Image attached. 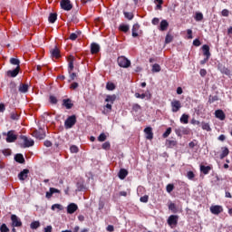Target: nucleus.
Instances as JSON below:
<instances>
[{
  "instance_id": "46",
  "label": "nucleus",
  "mask_w": 232,
  "mask_h": 232,
  "mask_svg": "<svg viewBox=\"0 0 232 232\" xmlns=\"http://www.w3.org/2000/svg\"><path fill=\"white\" fill-rule=\"evenodd\" d=\"M173 41V35L168 34L165 38L166 44H169Z\"/></svg>"
},
{
  "instance_id": "47",
  "label": "nucleus",
  "mask_w": 232,
  "mask_h": 232,
  "mask_svg": "<svg viewBox=\"0 0 232 232\" xmlns=\"http://www.w3.org/2000/svg\"><path fill=\"white\" fill-rule=\"evenodd\" d=\"M187 179H188V180H193L195 179V173L191 170L188 171Z\"/></svg>"
},
{
  "instance_id": "31",
  "label": "nucleus",
  "mask_w": 232,
  "mask_h": 232,
  "mask_svg": "<svg viewBox=\"0 0 232 232\" xmlns=\"http://www.w3.org/2000/svg\"><path fill=\"white\" fill-rule=\"evenodd\" d=\"M48 21L51 24L55 23V21H57V13H51L49 14Z\"/></svg>"
},
{
  "instance_id": "23",
  "label": "nucleus",
  "mask_w": 232,
  "mask_h": 232,
  "mask_svg": "<svg viewBox=\"0 0 232 232\" xmlns=\"http://www.w3.org/2000/svg\"><path fill=\"white\" fill-rule=\"evenodd\" d=\"M139 30H140V25L139 24H134L131 29L132 37H137L139 35Z\"/></svg>"
},
{
  "instance_id": "26",
  "label": "nucleus",
  "mask_w": 232,
  "mask_h": 232,
  "mask_svg": "<svg viewBox=\"0 0 232 232\" xmlns=\"http://www.w3.org/2000/svg\"><path fill=\"white\" fill-rule=\"evenodd\" d=\"M218 70L219 72H221L224 75H231V71L229 69H227L226 66L224 65H219L218 66Z\"/></svg>"
},
{
  "instance_id": "13",
  "label": "nucleus",
  "mask_w": 232,
  "mask_h": 232,
  "mask_svg": "<svg viewBox=\"0 0 232 232\" xmlns=\"http://www.w3.org/2000/svg\"><path fill=\"white\" fill-rule=\"evenodd\" d=\"M211 169H213V166L211 165H208V166L200 165L199 167V170L201 173H203V175H209V171H211Z\"/></svg>"
},
{
  "instance_id": "7",
  "label": "nucleus",
  "mask_w": 232,
  "mask_h": 232,
  "mask_svg": "<svg viewBox=\"0 0 232 232\" xmlns=\"http://www.w3.org/2000/svg\"><path fill=\"white\" fill-rule=\"evenodd\" d=\"M20 139L22 140H24V148H32V146H34V144H35L34 140L29 139L28 137H26L24 135H21Z\"/></svg>"
},
{
  "instance_id": "4",
  "label": "nucleus",
  "mask_w": 232,
  "mask_h": 232,
  "mask_svg": "<svg viewBox=\"0 0 232 232\" xmlns=\"http://www.w3.org/2000/svg\"><path fill=\"white\" fill-rule=\"evenodd\" d=\"M60 6L62 10H64L65 12H70V10L73 8V5H72V1L70 0H62L60 2Z\"/></svg>"
},
{
  "instance_id": "3",
  "label": "nucleus",
  "mask_w": 232,
  "mask_h": 232,
  "mask_svg": "<svg viewBox=\"0 0 232 232\" xmlns=\"http://www.w3.org/2000/svg\"><path fill=\"white\" fill-rule=\"evenodd\" d=\"M4 137H6V142L12 143L17 140V134H15V130H8L7 132H3Z\"/></svg>"
},
{
  "instance_id": "59",
  "label": "nucleus",
  "mask_w": 232,
  "mask_h": 232,
  "mask_svg": "<svg viewBox=\"0 0 232 232\" xmlns=\"http://www.w3.org/2000/svg\"><path fill=\"white\" fill-rule=\"evenodd\" d=\"M98 209L99 211H102V209H104V201H99Z\"/></svg>"
},
{
  "instance_id": "44",
  "label": "nucleus",
  "mask_w": 232,
  "mask_h": 232,
  "mask_svg": "<svg viewBox=\"0 0 232 232\" xmlns=\"http://www.w3.org/2000/svg\"><path fill=\"white\" fill-rule=\"evenodd\" d=\"M169 209L172 211V213H177V205H175V203H170L169 205Z\"/></svg>"
},
{
  "instance_id": "18",
  "label": "nucleus",
  "mask_w": 232,
  "mask_h": 232,
  "mask_svg": "<svg viewBox=\"0 0 232 232\" xmlns=\"http://www.w3.org/2000/svg\"><path fill=\"white\" fill-rule=\"evenodd\" d=\"M99 52H101V45H99L98 44L92 43L91 44V53L95 54V53H99Z\"/></svg>"
},
{
  "instance_id": "63",
  "label": "nucleus",
  "mask_w": 232,
  "mask_h": 232,
  "mask_svg": "<svg viewBox=\"0 0 232 232\" xmlns=\"http://www.w3.org/2000/svg\"><path fill=\"white\" fill-rule=\"evenodd\" d=\"M53 227H52V225H49L44 228V232H52Z\"/></svg>"
},
{
  "instance_id": "58",
  "label": "nucleus",
  "mask_w": 232,
  "mask_h": 232,
  "mask_svg": "<svg viewBox=\"0 0 232 232\" xmlns=\"http://www.w3.org/2000/svg\"><path fill=\"white\" fill-rule=\"evenodd\" d=\"M3 155L8 156V155H12V150L10 149H5L2 151Z\"/></svg>"
},
{
  "instance_id": "5",
  "label": "nucleus",
  "mask_w": 232,
  "mask_h": 232,
  "mask_svg": "<svg viewBox=\"0 0 232 232\" xmlns=\"http://www.w3.org/2000/svg\"><path fill=\"white\" fill-rule=\"evenodd\" d=\"M170 106L172 113H177V111H180V108H182V103L179 100H173L170 102Z\"/></svg>"
},
{
  "instance_id": "39",
  "label": "nucleus",
  "mask_w": 232,
  "mask_h": 232,
  "mask_svg": "<svg viewBox=\"0 0 232 232\" xmlns=\"http://www.w3.org/2000/svg\"><path fill=\"white\" fill-rule=\"evenodd\" d=\"M10 63L13 64L14 66H19V64H21V62L17 58H11Z\"/></svg>"
},
{
  "instance_id": "15",
  "label": "nucleus",
  "mask_w": 232,
  "mask_h": 232,
  "mask_svg": "<svg viewBox=\"0 0 232 232\" xmlns=\"http://www.w3.org/2000/svg\"><path fill=\"white\" fill-rule=\"evenodd\" d=\"M216 119H219V121H226V113L222 110L215 111Z\"/></svg>"
},
{
  "instance_id": "54",
  "label": "nucleus",
  "mask_w": 232,
  "mask_h": 232,
  "mask_svg": "<svg viewBox=\"0 0 232 232\" xmlns=\"http://www.w3.org/2000/svg\"><path fill=\"white\" fill-rule=\"evenodd\" d=\"M70 151H71V153H78L79 152V148L75 145H72L70 148Z\"/></svg>"
},
{
  "instance_id": "16",
  "label": "nucleus",
  "mask_w": 232,
  "mask_h": 232,
  "mask_svg": "<svg viewBox=\"0 0 232 232\" xmlns=\"http://www.w3.org/2000/svg\"><path fill=\"white\" fill-rule=\"evenodd\" d=\"M28 173H30L28 169H24L23 171H21L18 174L19 180H26V179H28Z\"/></svg>"
},
{
  "instance_id": "34",
  "label": "nucleus",
  "mask_w": 232,
  "mask_h": 232,
  "mask_svg": "<svg viewBox=\"0 0 232 232\" xmlns=\"http://www.w3.org/2000/svg\"><path fill=\"white\" fill-rule=\"evenodd\" d=\"M30 227H31V229H39V227H41V222H39V221H33L30 224Z\"/></svg>"
},
{
  "instance_id": "37",
  "label": "nucleus",
  "mask_w": 232,
  "mask_h": 232,
  "mask_svg": "<svg viewBox=\"0 0 232 232\" xmlns=\"http://www.w3.org/2000/svg\"><path fill=\"white\" fill-rule=\"evenodd\" d=\"M106 90L113 92V90H115V83L108 82L106 84Z\"/></svg>"
},
{
  "instance_id": "17",
  "label": "nucleus",
  "mask_w": 232,
  "mask_h": 232,
  "mask_svg": "<svg viewBox=\"0 0 232 232\" xmlns=\"http://www.w3.org/2000/svg\"><path fill=\"white\" fill-rule=\"evenodd\" d=\"M50 53L52 57H54L55 59H59L61 57V51L57 46H55L53 49L50 50Z\"/></svg>"
},
{
  "instance_id": "8",
  "label": "nucleus",
  "mask_w": 232,
  "mask_h": 232,
  "mask_svg": "<svg viewBox=\"0 0 232 232\" xmlns=\"http://www.w3.org/2000/svg\"><path fill=\"white\" fill-rule=\"evenodd\" d=\"M167 224L173 227V226H177L179 224V216L177 215H170L167 220Z\"/></svg>"
},
{
  "instance_id": "60",
  "label": "nucleus",
  "mask_w": 232,
  "mask_h": 232,
  "mask_svg": "<svg viewBox=\"0 0 232 232\" xmlns=\"http://www.w3.org/2000/svg\"><path fill=\"white\" fill-rule=\"evenodd\" d=\"M199 75L201 77H206V75H208V71H206V69H200Z\"/></svg>"
},
{
  "instance_id": "9",
  "label": "nucleus",
  "mask_w": 232,
  "mask_h": 232,
  "mask_svg": "<svg viewBox=\"0 0 232 232\" xmlns=\"http://www.w3.org/2000/svg\"><path fill=\"white\" fill-rule=\"evenodd\" d=\"M224 211V208L220 205H214L210 207V212L212 215H220Z\"/></svg>"
},
{
  "instance_id": "10",
  "label": "nucleus",
  "mask_w": 232,
  "mask_h": 232,
  "mask_svg": "<svg viewBox=\"0 0 232 232\" xmlns=\"http://www.w3.org/2000/svg\"><path fill=\"white\" fill-rule=\"evenodd\" d=\"M11 220L13 224V227H21L23 226V222H21V219L16 215L11 216Z\"/></svg>"
},
{
  "instance_id": "33",
  "label": "nucleus",
  "mask_w": 232,
  "mask_h": 232,
  "mask_svg": "<svg viewBox=\"0 0 232 232\" xmlns=\"http://www.w3.org/2000/svg\"><path fill=\"white\" fill-rule=\"evenodd\" d=\"M119 30L126 34L130 32V25L122 24L119 26Z\"/></svg>"
},
{
  "instance_id": "27",
  "label": "nucleus",
  "mask_w": 232,
  "mask_h": 232,
  "mask_svg": "<svg viewBox=\"0 0 232 232\" xmlns=\"http://www.w3.org/2000/svg\"><path fill=\"white\" fill-rule=\"evenodd\" d=\"M14 160L15 162H18V164H24L25 162L24 156H23V154H16L14 156Z\"/></svg>"
},
{
  "instance_id": "43",
  "label": "nucleus",
  "mask_w": 232,
  "mask_h": 232,
  "mask_svg": "<svg viewBox=\"0 0 232 232\" xmlns=\"http://www.w3.org/2000/svg\"><path fill=\"white\" fill-rule=\"evenodd\" d=\"M169 135H171V128L169 127L166 131L163 133L162 137L163 139H168V137H169Z\"/></svg>"
},
{
  "instance_id": "45",
  "label": "nucleus",
  "mask_w": 232,
  "mask_h": 232,
  "mask_svg": "<svg viewBox=\"0 0 232 232\" xmlns=\"http://www.w3.org/2000/svg\"><path fill=\"white\" fill-rule=\"evenodd\" d=\"M202 19H204V14L202 13H196L195 20L200 22Z\"/></svg>"
},
{
  "instance_id": "56",
  "label": "nucleus",
  "mask_w": 232,
  "mask_h": 232,
  "mask_svg": "<svg viewBox=\"0 0 232 232\" xmlns=\"http://www.w3.org/2000/svg\"><path fill=\"white\" fill-rule=\"evenodd\" d=\"M102 150H110L111 145H110V141H106L102 145Z\"/></svg>"
},
{
  "instance_id": "11",
  "label": "nucleus",
  "mask_w": 232,
  "mask_h": 232,
  "mask_svg": "<svg viewBox=\"0 0 232 232\" xmlns=\"http://www.w3.org/2000/svg\"><path fill=\"white\" fill-rule=\"evenodd\" d=\"M78 209H79V207L75 203H70L67 206V213L69 215H73V213H75V211H77Z\"/></svg>"
},
{
  "instance_id": "29",
  "label": "nucleus",
  "mask_w": 232,
  "mask_h": 232,
  "mask_svg": "<svg viewBox=\"0 0 232 232\" xmlns=\"http://www.w3.org/2000/svg\"><path fill=\"white\" fill-rule=\"evenodd\" d=\"M222 152L220 154V159H226V157H227V155H229V149H227V147H222L221 148Z\"/></svg>"
},
{
  "instance_id": "57",
  "label": "nucleus",
  "mask_w": 232,
  "mask_h": 232,
  "mask_svg": "<svg viewBox=\"0 0 232 232\" xmlns=\"http://www.w3.org/2000/svg\"><path fill=\"white\" fill-rule=\"evenodd\" d=\"M221 15H223V17H229V10L223 9L221 12Z\"/></svg>"
},
{
  "instance_id": "50",
  "label": "nucleus",
  "mask_w": 232,
  "mask_h": 232,
  "mask_svg": "<svg viewBox=\"0 0 232 232\" xmlns=\"http://www.w3.org/2000/svg\"><path fill=\"white\" fill-rule=\"evenodd\" d=\"M148 200H150V196L148 195H144L140 198V202H143V204L148 203Z\"/></svg>"
},
{
  "instance_id": "49",
  "label": "nucleus",
  "mask_w": 232,
  "mask_h": 232,
  "mask_svg": "<svg viewBox=\"0 0 232 232\" xmlns=\"http://www.w3.org/2000/svg\"><path fill=\"white\" fill-rule=\"evenodd\" d=\"M140 110H142V107H140V105L139 103H134L132 105V111H136L137 112V111H139Z\"/></svg>"
},
{
  "instance_id": "2",
  "label": "nucleus",
  "mask_w": 232,
  "mask_h": 232,
  "mask_svg": "<svg viewBox=\"0 0 232 232\" xmlns=\"http://www.w3.org/2000/svg\"><path fill=\"white\" fill-rule=\"evenodd\" d=\"M117 63L121 68H130L131 66V61L128 60L126 56L118 57Z\"/></svg>"
},
{
  "instance_id": "20",
  "label": "nucleus",
  "mask_w": 232,
  "mask_h": 232,
  "mask_svg": "<svg viewBox=\"0 0 232 232\" xmlns=\"http://www.w3.org/2000/svg\"><path fill=\"white\" fill-rule=\"evenodd\" d=\"M69 64H68V72L69 73H72L73 72V63L75 61V57L73 55H70L68 58Z\"/></svg>"
},
{
  "instance_id": "32",
  "label": "nucleus",
  "mask_w": 232,
  "mask_h": 232,
  "mask_svg": "<svg viewBox=\"0 0 232 232\" xmlns=\"http://www.w3.org/2000/svg\"><path fill=\"white\" fill-rule=\"evenodd\" d=\"M19 92L20 93H26V92H28V84L21 83L19 86Z\"/></svg>"
},
{
  "instance_id": "25",
  "label": "nucleus",
  "mask_w": 232,
  "mask_h": 232,
  "mask_svg": "<svg viewBox=\"0 0 232 232\" xmlns=\"http://www.w3.org/2000/svg\"><path fill=\"white\" fill-rule=\"evenodd\" d=\"M202 50H203V55H205V57H211V53L209 52V45L208 44H204L202 46Z\"/></svg>"
},
{
  "instance_id": "30",
  "label": "nucleus",
  "mask_w": 232,
  "mask_h": 232,
  "mask_svg": "<svg viewBox=\"0 0 232 232\" xmlns=\"http://www.w3.org/2000/svg\"><path fill=\"white\" fill-rule=\"evenodd\" d=\"M179 121L181 124H188V122H189V115L182 114Z\"/></svg>"
},
{
  "instance_id": "19",
  "label": "nucleus",
  "mask_w": 232,
  "mask_h": 232,
  "mask_svg": "<svg viewBox=\"0 0 232 232\" xmlns=\"http://www.w3.org/2000/svg\"><path fill=\"white\" fill-rule=\"evenodd\" d=\"M63 106H64L66 110H72L73 108V102H72L71 99H63Z\"/></svg>"
},
{
  "instance_id": "40",
  "label": "nucleus",
  "mask_w": 232,
  "mask_h": 232,
  "mask_svg": "<svg viewBox=\"0 0 232 232\" xmlns=\"http://www.w3.org/2000/svg\"><path fill=\"white\" fill-rule=\"evenodd\" d=\"M160 64H158V63H155V64H153L152 65V72H153V73H157V72H160Z\"/></svg>"
},
{
  "instance_id": "1",
  "label": "nucleus",
  "mask_w": 232,
  "mask_h": 232,
  "mask_svg": "<svg viewBox=\"0 0 232 232\" xmlns=\"http://www.w3.org/2000/svg\"><path fill=\"white\" fill-rule=\"evenodd\" d=\"M74 124H77V116L72 114L68 116V118L64 121V128L65 130H72Z\"/></svg>"
},
{
  "instance_id": "14",
  "label": "nucleus",
  "mask_w": 232,
  "mask_h": 232,
  "mask_svg": "<svg viewBox=\"0 0 232 232\" xmlns=\"http://www.w3.org/2000/svg\"><path fill=\"white\" fill-rule=\"evenodd\" d=\"M144 133L148 140H151L153 139V129L151 127L145 128Z\"/></svg>"
},
{
  "instance_id": "62",
  "label": "nucleus",
  "mask_w": 232,
  "mask_h": 232,
  "mask_svg": "<svg viewBox=\"0 0 232 232\" xmlns=\"http://www.w3.org/2000/svg\"><path fill=\"white\" fill-rule=\"evenodd\" d=\"M151 23H152V24H154V26H157V24H159V23H160V19L155 17L152 19Z\"/></svg>"
},
{
  "instance_id": "35",
  "label": "nucleus",
  "mask_w": 232,
  "mask_h": 232,
  "mask_svg": "<svg viewBox=\"0 0 232 232\" xmlns=\"http://www.w3.org/2000/svg\"><path fill=\"white\" fill-rule=\"evenodd\" d=\"M123 15L126 19H128L129 21H131L133 19V17H135V15L133 14V13L131 12H123Z\"/></svg>"
},
{
  "instance_id": "55",
  "label": "nucleus",
  "mask_w": 232,
  "mask_h": 232,
  "mask_svg": "<svg viewBox=\"0 0 232 232\" xmlns=\"http://www.w3.org/2000/svg\"><path fill=\"white\" fill-rule=\"evenodd\" d=\"M78 37H79V36L77 35L76 33H72V34H70L69 39H70L71 41H76V39H77Z\"/></svg>"
},
{
  "instance_id": "48",
  "label": "nucleus",
  "mask_w": 232,
  "mask_h": 232,
  "mask_svg": "<svg viewBox=\"0 0 232 232\" xmlns=\"http://www.w3.org/2000/svg\"><path fill=\"white\" fill-rule=\"evenodd\" d=\"M53 211H55V209H59V211H63V205L61 204H53L52 206Z\"/></svg>"
},
{
  "instance_id": "12",
  "label": "nucleus",
  "mask_w": 232,
  "mask_h": 232,
  "mask_svg": "<svg viewBox=\"0 0 232 232\" xmlns=\"http://www.w3.org/2000/svg\"><path fill=\"white\" fill-rule=\"evenodd\" d=\"M134 97H136V99H147V101H150V99H151V93L150 92V91L142 94L136 92L134 94Z\"/></svg>"
},
{
  "instance_id": "6",
  "label": "nucleus",
  "mask_w": 232,
  "mask_h": 232,
  "mask_svg": "<svg viewBox=\"0 0 232 232\" xmlns=\"http://www.w3.org/2000/svg\"><path fill=\"white\" fill-rule=\"evenodd\" d=\"M33 137H35V139H38L39 140H43V139L46 138V132L43 129L35 130L33 132Z\"/></svg>"
},
{
  "instance_id": "36",
  "label": "nucleus",
  "mask_w": 232,
  "mask_h": 232,
  "mask_svg": "<svg viewBox=\"0 0 232 232\" xmlns=\"http://www.w3.org/2000/svg\"><path fill=\"white\" fill-rule=\"evenodd\" d=\"M177 144H178L177 140H167V146L169 148H175V146H177Z\"/></svg>"
},
{
  "instance_id": "53",
  "label": "nucleus",
  "mask_w": 232,
  "mask_h": 232,
  "mask_svg": "<svg viewBox=\"0 0 232 232\" xmlns=\"http://www.w3.org/2000/svg\"><path fill=\"white\" fill-rule=\"evenodd\" d=\"M99 142H104L106 140V134L104 132L101 133L98 137Z\"/></svg>"
},
{
  "instance_id": "28",
  "label": "nucleus",
  "mask_w": 232,
  "mask_h": 232,
  "mask_svg": "<svg viewBox=\"0 0 232 232\" xmlns=\"http://www.w3.org/2000/svg\"><path fill=\"white\" fill-rule=\"evenodd\" d=\"M117 101V95L112 94V95H107L105 99V102H111V104H113Z\"/></svg>"
},
{
  "instance_id": "22",
  "label": "nucleus",
  "mask_w": 232,
  "mask_h": 232,
  "mask_svg": "<svg viewBox=\"0 0 232 232\" xmlns=\"http://www.w3.org/2000/svg\"><path fill=\"white\" fill-rule=\"evenodd\" d=\"M21 70L20 66H16V68L13 71H8L7 75L8 77H17L19 75V71Z\"/></svg>"
},
{
  "instance_id": "42",
  "label": "nucleus",
  "mask_w": 232,
  "mask_h": 232,
  "mask_svg": "<svg viewBox=\"0 0 232 232\" xmlns=\"http://www.w3.org/2000/svg\"><path fill=\"white\" fill-rule=\"evenodd\" d=\"M58 102H59V101L57 100V97H55V96H53V95H51V96L49 97V102H50L51 104H57Z\"/></svg>"
},
{
  "instance_id": "64",
  "label": "nucleus",
  "mask_w": 232,
  "mask_h": 232,
  "mask_svg": "<svg viewBox=\"0 0 232 232\" xmlns=\"http://www.w3.org/2000/svg\"><path fill=\"white\" fill-rule=\"evenodd\" d=\"M200 44H202V43H200V40L199 39H195L194 41H193V45L194 46H200Z\"/></svg>"
},
{
  "instance_id": "61",
  "label": "nucleus",
  "mask_w": 232,
  "mask_h": 232,
  "mask_svg": "<svg viewBox=\"0 0 232 232\" xmlns=\"http://www.w3.org/2000/svg\"><path fill=\"white\" fill-rule=\"evenodd\" d=\"M188 39H193V31L191 29L187 30Z\"/></svg>"
},
{
  "instance_id": "24",
  "label": "nucleus",
  "mask_w": 232,
  "mask_h": 232,
  "mask_svg": "<svg viewBox=\"0 0 232 232\" xmlns=\"http://www.w3.org/2000/svg\"><path fill=\"white\" fill-rule=\"evenodd\" d=\"M118 177L121 179V180H124V179L128 177V170L126 169H121L118 173Z\"/></svg>"
},
{
  "instance_id": "52",
  "label": "nucleus",
  "mask_w": 232,
  "mask_h": 232,
  "mask_svg": "<svg viewBox=\"0 0 232 232\" xmlns=\"http://www.w3.org/2000/svg\"><path fill=\"white\" fill-rule=\"evenodd\" d=\"M175 189V185L173 184H168L166 187L167 193H171Z\"/></svg>"
},
{
  "instance_id": "51",
  "label": "nucleus",
  "mask_w": 232,
  "mask_h": 232,
  "mask_svg": "<svg viewBox=\"0 0 232 232\" xmlns=\"http://www.w3.org/2000/svg\"><path fill=\"white\" fill-rule=\"evenodd\" d=\"M1 232H10V228L6 226V224H2L0 227Z\"/></svg>"
},
{
  "instance_id": "41",
  "label": "nucleus",
  "mask_w": 232,
  "mask_h": 232,
  "mask_svg": "<svg viewBox=\"0 0 232 232\" xmlns=\"http://www.w3.org/2000/svg\"><path fill=\"white\" fill-rule=\"evenodd\" d=\"M217 101H218V96L215 95V96H209L208 98V103L209 104H213V102H217Z\"/></svg>"
},
{
  "instance_id": "38",
  "label": "nucleus",
  "mask_w": 232,
  "mask_h": 232,
  "mask_svg": "<svg viewBox=\"0 0 232 232\" xmlns=\"http://www.w3.org/2000/svg\"><path fill=\"white\" fill-rule=\"evenodd\" d=\"M201 128L202 130H204L205 131H211V127L209 126V123H206V122H202L201 123Z\"/></svg>"
},
{
  "instance_id": "21",
  "label": "nucleus",
  "mask_w": 232,
  "mask_h": 232,
  "mask_svg": "<svg viewBox=\"0 0 232 232\" xmlns=\"http://www.w3.org/2000/svg\"><path fill=\"white\" fill-rule=\"evenodd\" d=\"M169 26V23H168V20H162L160 24V32H166Z\"/></svg>"
}]
</instances>
